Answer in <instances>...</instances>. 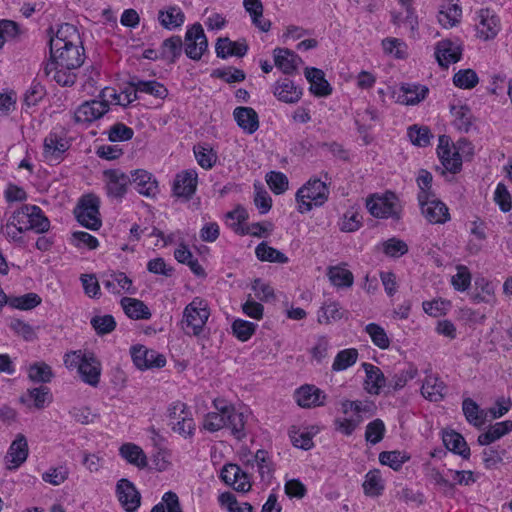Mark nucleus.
I'll return each instance as SVG.
<instances>
[{
    "mask_svg": "<svg viewBox=\"0 0 512 512\" xmlns=\"http://www.w3.org/2000/svg\"><path fill=\"white\" fill-rule=\"evenodd\" d=\"M410 459L406 452L394 450L383 451L379 454V461L382 465H387L395 471L401 469L402 465Z\"/></svg>",
    "mask_w": 512,
    "mask_h": 512,
    "instance_id": "obj_49",
    "label": "nucleus"
},
{
    "mask_svg": "<svg viewBox=\"0 0 512 512\" xmlns=\"http://www.w3.org/2000/svg\"><path fill=\"white\" fill-rule=\"evenodd\" d=\"M476 35L479 39L488 41L494 39L501 30L498 15L490 8H482L476 12Z\"/></svg>",
    "mask_w": 512,
    "mask_h": 512,
    "instance_id": "obj_5",
    "label": "nucleus"
},
{
    "mask_svg": "<svg viewBox=\"0 0 512 512\" xmlns=\"http://www.w3.org/2000/svg\"><path fill=\"white\" fill-rule=\"evenodd\" d=\"M105 190L108 197L121 200L126 192L131 178L120 169H109L103 172Z\"/></svg>",
    "mask_w": 512,
    "mask_h": 512,
    "instance_id": "obj_8",
    "label": "nucleus"
},
{
    "mask_svg": "<svg viewBox=\"0 0 512 512\" xmlns=\"http://www.w3.org/2000/svg\"><path fill=\"white\" fill-rule=\"evenodd\" d=\"M173 196L183 201H188L192 195V173L184 170L176 174L172 184Z\"/></svg>",
    "mask_w": 512,
    "mask_h": 512,
    "instance_id": "obj_31",
    "label": "nucleus"
},
{
    "mask_svg": "<svg viewBox=\"0 0 512 512\" xmlns=\"http://www.w3.org/2000/svg\"><path fill=\"white\" fill-rule=\"evenodd\" d=\"M121 306L125 312V314L135 320L140 319H149L151 317V312L147 305L144 304L143 301L138 300L136 298L124 297L121 299Z\"/></svg>",
    "mask_w": 512,
    "mask_h": 512,
    "instance_id": "obj_33",
    "label": "nucleus"
},
{
    "mask_svg": "<svg viewBox=\"0 0 512 512\" xmlns=\"http://www.w3.org/2000/svg\"><path fill=\"white\" fill-rule=\"evenodd\" d=\"M385 425L381 419H375L367 424L365 439L372 445L379 443L385 434Z\"/></svg>",
    "mask_w": 512,
    "mask_h": 512,
    "instance_id": "obj_61",
    "label": "nucleus"
},
{
    "mask_svg": "<svg viewBox=\"0 0 512 512\" xmlns=\"http://www.w3.org/2000/svg\"><path fill=\"white\" fill-rule=\"evenodd\" d=\"M341 409L344 414H348L350 411L354 412L357 417L355 419H362V414L372 416L375 411V405L372 401H350L344 400L341 402Z\"/></svg>",
    "mask_w": 512,
    "mask_h": 512,
    "instance_id": "obj_43",
    "label": "nucleus"
},
{
    "mask_svg": "<svg viewBox=\"0 0 512 512\" xmlns=\"http://www.w3.org/2000/svg\"><path fill=\"white\" fill-rule=\"evenodd\" d=\"M135 92H143L158 98H163L167 94V89L157 81L136 80L132 82Z\"/></svg>",
    "mask_w": 512,
    "mask_h": 512,
    "instance_id": "obj_53",
    "label": "nucleus"
},
{
    "mask_svg": "<svg viewBox=\"0 0 512 512\" xmlns=\"http://www.w3.org/2000/svg\"><path fill=\"white\" fill-rule=\"evenodd\" d=\"M75 70L61 67L54 61H49L43 67L44 75L61 86H72L75 83Z\"/></svg>",
    "mask_w": 512,
    "mask_h": 512,
    "instance_id": "obj_22",
    "label": "nucleus"
},
{
    "mask_svg": "<svg viewBox=\"0 0 512 512\" xmlns=\"http://www.w3.org/2000/svg\"><path fill=\"white\" fill-rule=\"evenodd\" d=\"M462 10L457 4H450L446 10H441L438 15L439 23L445 28H451L459 23Z\"/></svg>",
    "mask_w": 512,
    "mask_h": 512,
    "instance_id": "obj_54",
    "label": "nucleus"
},
{
    "mask_svg": "<svg viewBox=\"0 0 512 512\" xmlns=\"http://www.w3.org/2000/svg\"><path fill=\"white\" fill-rule=\"evenodd\" d=\"M358 351L355 348L341 350L335 356L332 364L333 371H343L356 363Z\"/></svg>",
    "mask_w": 512,
    "mask_h": 512,
    "instance_id": "obj_50",
    "label": "nucleus"
},
{
    "mask_svg": "<svg viewBox=\"0 0 512 512\" xmlns=\"http://www.w3.org/2000/svg\"><path fill=\"white\" fill-rule=\"evenodd\" d=\"M362 367L366 373L365 389L369 394L378 395L380 389L386 384L383 372L379 367L370 363H363Z\"/></svg>",
    "mask_w": 512,
    "mask_h": 512,
    "instance_id": "obj_29",
    "label": "nucleus"
},
{
    "mask_svg": "<svg viewBox=\"0 0 512 512\" xmlns=\"http://www.w3.org/2000/svg\"><path fill=\"white\" fill-rule=\"evenodd\" d=\"M330 282L338 288H348L353 285L354 277L351 271L343 266H333L328 269Z\"/></svg>",
    "mask_w": 512,
    "mask_h": 512,
    "instance_id": "obj_41",
    "label": "nucleus"
},
{
    "mask_svg": "<svg viewBox=\"0 0 512 512\" xmlns=\"http://www.w3.org/2000/svg\"><path fill=\"white\" fill-rule=\"evenodd\" d=\"M119 453L128 463L138 467L147 466V457L142 448L134 443H125L119 448Z\"/></svg>",
    "mask_w": 512,
    "mask_h": 512,
    "instance_id": "obj_37",
    "label": "nucleus"
},
{
    "mask_svg": "<svg viewBox=\"0 0 512 512\" xmlns=\"http://www.w3.org/2000/svg\"><path fill=\"white\" fill-rule=\"evenodd\" d=\"M165 507L167 508V512H182L179 498L172 491L166 492L162 497V501L156 504L151 509V512H166Z\"/></svg>",
    "mask_w": 512,
    "mask_h": 512,
    "instance_id": "obj_62",
    "label": "nucleus"
},
{
    "mask_svg": "<svg viewBox=\"0 0 512 512\" xmlns=\"http://www.w3.org/2000/svg\"><path fill=\"white\" fill-rule=\"evenodd\" d=\"M221 479L238 492H248L251 489L249 476L237 464L229 463L221 470Z\"/></svg>",
    "mask_w": 512,
    "mask_h": 512,
    "instance_id": "obj_15",
    "label": "nucleus"
},
{
    "mask_svg": "<svg viewBox=\"0 0 512 512\" xmlns=\"http://www.w3.org/2000/svg\"><path fill=\"white\" fill-rule=\"evenodd\" d=\"M217 412L208 413L204 419L202 426L209 432H216L222 428H225V411L226 405H219L218 402L214 401Z\"/></svg>",
    "mask_w": 512,
    "mask_h": 512,
    "instance_id": "obj_40",
    "label": "nucleus"
},
{
    "mask_svg": "<svg viewBox=\"0 0 512 512\" xmlns=\"http://www.w3.org/2000/svg\"><path fill=\"white\" fill-rule=\"evenodd\" d=\"M370 214L377 218H399V205L396 195L387 192L384 196L371 197L366 202Z\"/></svg>",
    "mask_w": 512,
    "mask_h": 512,
    "instance_id": "obj_6",
    "label": "nucleus"
},
{
    "mask_svg": "<svg viewBox=\"0 0 512 512\" xmlns=\"http://www.w3.org/2000/svg\"><path fill=\"white\" fill-rule=\"evenodd\" d=\"M329 197V188L320 178L309 179L296 193L298 211L301 214L312 210L313 206H322Z\"/></svg>",
    "mask_w": 512,
    "mask_h": 512,
    "instance_id": "obj_2",
    "label": "nucleus"
},
{
    "mask_svg": "<svg viewBox=\"0 0 512 512\" xmlns=\"http://www.w3.org/2000/svg\"><path fill=\"white\" fill-rule=\"evenodd\" d=\"M446 392L445 383L435 375H427L421 387L423 397L431 402L441 401Z\"/></svg>",
    "mask_w": 512,
    "mask_h": 512,
    "instance_id": "obj_28",
    "label": "nucleus"
},
{
    "mask_svg": "<svg viewBox=\"0 0 512 512\" xmlns=\"http://www.w3.org/2000/svg\"><path fill=\"white\" fill-rule=\"evenodd\" d=\"M255 254L260 261H267L273 263H287L288 257L281 251L268 246L265 242L257 245Z\"/></svg>",
    "mask_w": 512,
    "mask_h": 512,
    "instance_id": "obj_47",
    "label": "nucleus"
},
{
    "mask_svg": "<svg viewBox=\"0 0 512 512\" xmlns=\"http://www.w3.org/2000/svg\"><path fill=\"white\" fill-rule=\"evenodd\" d=\"M109 107L106 102L99 100L85 101L77 107L74 112V120L76 123L89 124L107 113Z\"/></svg>",
    "mask_w": 512,
    "mask_h": 512,
    "instance_id": "obj_14",
    "label": "nucleus"
},
{
    "mask_svg": "<svg viewBox=\"0 0 512 512\" xmlns=\"http://www.w3.org/2000/svg\"><path fill=\"white\" fill-rule=\"evenodd\" d=\"M428 91L426 86L403 84L401 86L402 94L399 95L398 101L405 105H415L426 98Z\"/></svg>",
    "mask_w": 512,
    "mask_h": 512,
    "instance_id": "obj_35",
    "label": "nucleus"
},
{
    "mask_svg": "<svg viewBox=\"0 0 512 512\" xmlns=\"http://www.w3.org/2000/svg\"><path fill=\"white\" fill-rule=\"evenodd\" d=\"M68 148V142L63 137L50 133L44 139L43 156L49 162H59Z\"/></svg>",
    "mask_w": 512,
    "mask_h": 512,
    "instance_id": "obj_20",
    "label": "nucleus"
},
{
    "mask_svg": "<svg viewBox=\"0 0 512 512\" xmlns=\"http://www.w3.org/2000/svg\"><path fill=\"white\" fill-rule=\"evenodd\" d=\"M365 495L369 497L380 496L384 490V484L379 470H371L365 475L362 484Z\"/></svg>",
    "mask_w": 512,
    "mask_h": 512,
    "instance_id": "obj_44",
    "label": "nucleus"
},
{
    "mask_svg": "<svg viewBox=\"0 0 512 512\" xmlns=\"http://www.w3.org/2000/svg\"><path fill=\"white\" fill-rule=\"evenodd\" d=\"M216 55L225 59L230 56L243 57L248 51L245 40L231 41L229 38H219L216 43Z\"/></svg>",
    "mask_w": 512,
    "mask_h": 512,
    "instance_id": "obj_26",
    "label": "nucleus"
},
{
    "mask_svg": "<svg viewBox=\"0 0 512 512\" xmlns=\"http://www.w3.org/2000/svg\"><path fill=\"white\" fill-rule=\"evenodd\" d=\"M254 462L256 463L261 480L270 481L273 477L274 465L268 452L259 449L254 455Z\"/></svg>",
    "mask_w": 512,
    "mask_h": 512,
    "instance_id": "obj_45",
    "label": "nucleus"
},
{
    "mask_svg": "<svg viewBox=\"0 0 512 512\" xmlns=\"http://www.w3.org/2000/svg\"><path fill=\"white\" fill-rule=\"evenodd\" d=\"M305 77L310 83V91L318 97H326L331 94L332 88L325 79L324 72L318 68L307 67Z\"/></svg>",
    "mask_w": 512,
    "mask_h": 512,
    "instance_id": "obj_25",
    "label": "nucleus"
},
{
    "mask_svg": "<svg viewBox=\"0 0 512 512\" xmlns=\"http://www.w3.org/2000/svg\"><path fill=\"white\" fill-rule=\"evenodd\" d=\"M50 54L51 61L68 69H78L84 63V47L74 25L65 23L59 27L50 39Z\"/></svg>",
    "mask_w": 512,
    "mask_h": 512,
    "instance_id": "obj_1",
    "label": "nucleus"
},
{
    "mask_svg": "<svg viewBox=\"0 0 512 512\" xmlns=\"http://www.w3.org/2000/svg\"><path fill=\"white\" fill-rule=\"evenodd\" d=\"M382 250L389 257L399 258L408 252V246L403 240L393 237L382 243Z\"/></svg>",
    "mask_w": 512,
    "mask_h": 512,
    "instance_id": "obj_60",
    "label": "nucleus"
},
{
    "mask_svg": "<svg viewBox=\"0 0 512 512\" xmlns=\"http://www.w3.org/2000/svg\"><path fill=\"white\" fill-rule=\"evenodd\" d=\"M131 184L136 191L146 197H154L158 193V183L151 173L143 169H136L130 173Z\"/></svg>",
    "mask_w": 512,
    "mask_h": 512,
    "instance_id": "obj_17",
    "label": "nucleus"
},
{
    "mask_svg": "<svg viewBox=\"0 0 512 512\" xmlns=\"http://www.w3.org/2000/svg\"><path fill=\"white\" fill-rule=\"evenodd\" d=\"M266 182L271 191L276 195L283 194L288 189L289 185L287 176L277 171L267 173Z\"/></svg>",
    "mask_w": 512,
    "mask_h": 512,
    "instance_id": "obj_57",
    "label": "nucleus"
},
{
    "mask_svg": "<svg viewBox=\"0 0 512 512\" xmlns=\"http://www.w3.org/2000/svg\"><path fill=\"white\" fill-rule=\"evenodd\" d=\"M256 327L257 325L250 321L236 319L232 323V332L238 340L245 342L254 334Z\"/></svg>",
    "mask_w": 512,
    "mask_h": 512,
    "instance_id": "obj_59",
    "label": "nucleus"
},
{
    "mask_svg": "<svg viewBox=\"0 0 512 512\" xmlns=\"http://www.w3.org/2000/svg\"><path fill=\"white\" fill-rule=\"evenodd\" d=\"M418 202L425 219L431 224H444L450 220L448 207L434 197H427L425 192L418 193Z\"/></svg>",
    "mask_w": 512,
    "mask_h": 512,
    "instance_id": "obj_4",
    "label": "nucleus"
},
{
    "mask_svg": "<svg viewBox=\"0 0 512 512\" xmlns=\"http://www.w3.org/2000/svg\"><path fill=\"white\" fill-rule=\"evenodd\" d=\"M437 154L443 166L441 173H458L462 168V158L458 151L452 152L449 145V138L445 135L439 137Z\"/></svg>",
    "mask_w": 512,
    "mask_h": 512,
    "instance_id": "obj_10",
    "label": "nucleus"
},
{
    "mask_svg": "<svg viewBox=\"0 0 512 512\" xmlns=\"http://www.w3.org/2000/svg\"><path fill=\"white\" fill-rule=\"evenodd\" d=\"M99 205L100 201L98 197L94 195L83 197L75 208V215L78 222L90 230H98L102 223Z\"/></svg>",
    "mask_w": 512,
    "mask_h": 512,
    "instance_id": "obj_3",
    "label": "nucleus"
},
{
    "mask_svg": "<svg viewBox=\"0 0 512 512\" xmlns=\"http://www.w3.org/2000/svg\"><path fill=\"white\" fill-rule=\"evenodd\" d=\"M38 211L39 207L36 205H22L19 209L13 212L10 219L13 220V223H16V226L23 231H29L31 227H33L30 222V218L37 216L33 213H38Z\"/></svg>",
    "mask_w": 512,
    "mask_h": 512,
    "instance_id": "obj_39",
    "label": "nucleus"
},
{
    "mask_svg": "<svg viewBox=\"0 0 512 512\" xmlns=\"http://www.w3.org/2000/svg\"><path fill=\"white\" fill-rule=\"evenodd\" d=\"M344 316V311L337 302H325L318 311V322L320 324H329L332 321H338Z\"/></svg>",
    "mask_w": 512,
    "mask_h": 512,
    "instance_id": "obj_46",
    "label": "nucleus"
},
{
    "mask_svg": "<svg viewBox=\"0 0 512 512\" xmlns=\"http://www.w3.org/2000/svg\"><path fill=\"white\" fill-rule=\"evenodd\" d=\"M118 501L126 512H135L141 504V495L134 484L127 479H120L116 485Z\"/></svg>",
    "mask_w": 512,
    "mask_h": 512,
    "instance_id": "obj_11",
    "label": "nucleus"
},
{
    "mask_svg": "<svg viewBox=\"0 0 512 512\" xmlns=\"http://www.w3.org/2000/svg\"><path fill=\"white\" fill-rule=\"evenodd\" d=\"M103 286L113 294H135L136 288L132 280L123 272H112L102 280Z\"/></svg>",
    "mask_w": 512,
    "mask_h": 512,
    "instance_id": "obj_19",
    "label": "nucleus"
},
{
    "mask_svg": "<svg viewBox=\"0 0 512 512\" xmlns=\"http://www.w3.org/2000/svg\"><path fill=\"white\" fill-rule=\"evenodd\" d=\"M51 400L52 394L50 389L44 386L29 389L27 394L21 398L23 403L29 404L32 402L34 407L37 409L44 408L46 404L51 402Z\"/></svg>",
    "mask_w": 512,
    "mask_h": 512,
    "instance_id": "obj_38",
    "label": "nucleus"
},
{
    "mask_svg": "<svg viewBox=\"0 0 512 512\" xmlns=\"http://www.w3.org/2000/svg\"><path fill=\"white\" fill-rule=\"evenodd\" d=\"M169 418L172 430L187 438L192 433V418L189 407L180 401L172 404L169 408Z\"/></svg>",
    "mask_w": 512,
    "mask_h": 512,
    "instance_id": "obj_7",
    "label": "nucleus"
},
{
    "mask_svg": "<svg viewBox=\"0 0 512 512\" xmlns=\"http://www.w3.org/2000/svg\"><path fill=\"white\" fill-rule=\"evenodd\" d=\"M28 457V443L24 435L18 434L11 443L5 456L6 467L9 470L19 468Z\"/></svg>",
    "mask_w": 512,
    "mask_h": 512,
    "instance_id": "obj_16",
    "label": "nucleus"
},
{
    "mask_svg": "<svg viewBox=\"0 0 512 512\" xmlns=\"http://www.w3.org/2000/svg\"><path fill=\"white\" fill-rule=\"evenodd\" d=\"M54 377L50 365L43 361L32 363L28 368V378L35 383H49Z\"/></svg>",
    "mask_w": 512,
    "mask_h": 512,
    "instance_id": "obj_42",
    "label": "nucleus"
},
{
    "mask_svg": "<svg viewBox=\"0 0 512 512\" xmlns=\"http://www.w3.org/2000/svg\"><path fill=\"white\" fill-rule=\"evenodd\" d=\"M366 333L370 336L374 345L380 349H387L390 346V340L380 325L376 323H369L365 327Z\"/></svg>",
    "mask_w": 512,
    "mask_h": 512,
    "instance_id": "obj_56",
    "label": "nucleus"
},
{
    "mask_svg": "<svg viewBox=\"0 0 512 512\" xmlns=\"http://www.w3.org/2000/svg\"><path fill=\"white\" fill-rule=\"evenodd\" d=\"M512 431V421L497 422L478 436L477 442L481 446L489 445Z\"/></svg>",
    "mask_w": 512,
    "mask_h": 512,
    "instance_id": "obj_34",
    "label": "nucleus"
},
{
    "mask_svg": "<svg viewBox=\"0 0 512 512\" xmlns=\"http://www.w3.org/2000/svg\"><path fill=\"white\" fill-rule=\"evenodd\" d=\"M463 413L470 424L479 426L483 423L482 413L479 411L478 404L470 399L466 398L462 404Z\"/></svg>",
    "mask_w": 512,
    "mask_h": 512,
    "instance_id": "obj_63",
    "label": "nucleus"
},
{
    "mask_svg": "<svg viewBox=\"0 0 512 512\" xmlns=\"http://www.w3.org/2000/svg\"><path fill=\"white\" fill-rule=\"evenodd\" d=\"M130 353L133 363L140 370L161 368L166 364V359L162 354L143 345L132 346Z\"/></svg>",
    "mask_w": 512,
    "mask_h": 512,
    "instance_id": "obj_9",
    "label": "nucleus"
},
{
    "mask_svg": "<svg viewBox=\"0 0 512 512\" xmlns=\"http://www.w3.org/2000/svg\"><path fill=\"white\" fill-rule=\"evenodd\" d=\"M457 273L451 278V285L456 291L464 292L471 285V273L465 265L456 266Z\"/></svg>",
    "mask_w": 512,
    "mask_h": 512,
    "instance_id": "obj_58",
    "label": "nucleus"
},
{
    "mask_svg": "<svg viewBox=\"0 0 512 512\" xmlns=\"http://www.w3.org/2000/svg\"><path fill=\"white\" fill-rule=\"evenodd\" d=\"M225 422V428L229 429L236 439L245 438L246 417L243 412H239L233 406L226 405Z\"/></svg>",
    "mask_w": 512,
    "mask_h": 512,
    "instance_id": "obj_27",
    "label": "nucleus"
},
{
    "mask_svg": "<svg viewBox=\"0 0 512 512\" xmlns=\"http://www.w3.org/2000/svg\"><path fill=\"white\" fill-rule=\"evenodd\" d=\"M194 158L203 169L209 170L216 164L218 155L209 146H199L197 150L194 148Z\"/></svg>",
    "mask_w": 512,
    "mask_h": 512,
    "instance_id": "obj_52",
    "label": "nucleus"
},
{
    "mask_svg": "<svg viewBox=\"0 0 512 512\" xmlns=\"http://www.w3.org/2000/svg\"><path fill=\"white\" fill-rule=\"evenodd\" d=\"M210 316V310L206 301L194 298V336L198 335Z\"/></svg>",
    "mask_w": 512,
    "mask_h": 512,
    "instance_id": "obj_48",
    "label": "nucleus"
},
{
    "mask_svg": "<svg viewBox=\"0 0 512 512\" xmlns=\"http://www.w3.org/2000/svg\"><path fill=\"white\" fill-rule=\"evenodd\" d=\"M451 114L454 117L453 125L460 132L468 133L473 127V114L466 105L452 106Z\"/></svg>",
    "mask_w": 512,
    "mask_h": 512,
    "instance_id": "obj_36",
    "label": "nucleus"
},
{
    "mask_svg": "<svg viewBox=\"0 0 512 512\" xmlns=\"http://www.w3.org/2000/svg\"><path fill=\"white\" fill-rule=\"evenodd\" d=\"M478 76L472 69H462L455 73L453 83L461 89H472L478 84Z\"/></svg>",
    "mask_w": 512,
    "mask_h": 512,
    "instance_id": "obj_55",
    "label": "nucleus"
},
{
    "mask_svg": "<svg viewBox=\"0 0 512 512\" xmlns=\"http://www.w3.org/2000/svg\"><path fill=\"white\" fill-rule=\"evenodd\" d=\"M233 117L237 125L247 134H253L259 128V116L252 107H236Z\"/></svg>",
    "mask_w": 512,
    "mask_h": 512,
    "instance_id": "obj_23",
    "label": "nucleus"
},
{
    "mask_svg": "<svg viewBox=\"0 0 512 512\" xmlns=\"http://www.w3.org/2000/svg\"><path fill=\"white\" fill-rule=\"evenodd\" d=\"M273 94L281 102L294 104L301 99L303 92L292 80L285 78L274 84Z\"/></svg>",
    "mask_w": 512,
    "mask_h": 512,
    "instance_id": "obj_21",
    "label": "nucleus"
},
{
    "mask_svg": "<svg viewBox=\"0 0 512 512\" xmlns=\"http://www.w3.org/2000/svg\"><path fill=\"white\" fill-rule=\"evenodd\" d=\"M362 225V216L355 210L351 209L344 213L339 224L340 230L343 232L357 231Z\"/></svg>",
    "mask_w": 512,
    "mask_h": 512,
    "instance_id": "obj_64",
    "label": "nucleus"
},
{
    "mask_svg": "<svg viewBox=\"0 0 512 512\" xmlns=\"http://www.w3.org/2000/svg\"><path fill=\"white\" fill-rule=\"evenodd\" d=\"M460 43L445 39L439 41L435 46V58L439 66L448 68L450 64L457 63L462 56Z\"/></svg>",
    "mask_w": 512,
    "mask_h": 512,
    "instance_id": "obj_13",
    "label": "nucleus"
},
{
    "mask_svg": "<svg viewBox=\"0 0 512 512\" xmlns=\"http://www.w3.org/2000/svg\"><path fill=\"white\" fill-rule=\"evenodd\" d=\"M182 40L179 36L166 39L161 46L160 56L169 61H175L182 53Z\"/></svg>",
    "mask_w": 512,
    "mask_h": 512,
    "instance_id": "obj_51",
    "label": "nucleus"
},
{
    "mask_svg": "<svg viewBox=\"0 0 512 512\" xmlns=\"http://www.w3.org/2000/svg\"><path fill=\"white\" fill-rule=\"evenodd\" d=\"M442 440L449 451L460 455L464 459H468L470 457V448L460 433L454 430L444 431L442 434Z\"/></svg>",
    "mask_w": 512,
    "mask_h": 512,
    "instance_id": "obj_30",
    "label": "nucleus"
},
{
    "mask_svg": "<svg viewBox=\"0 0 512 512\" xmlns=\"http://www.w3.org/2000/svg\"><path fill=\"white\" fill-rule=\"evenodd\" d=\"M294 398L302 408H315L325 405L327 395L315 385L305 384L295 390Z\"/></svg>",
    "mask_w": 512,
    "mask_h": 512,
    "instance_id": "obj_12",
    "label": "nucleus"
},
{
    "mask_svg": "<svg viewBox=\"0 0 512 512\" xmlns=\"http://www.w3.org/2000/svg\"><path fill=\"white\" fill-rule=\"evenodd\" d=\"M185 15L178 6H167L158 12V21L166 29H175L184 23Z\"/></svg>",
    "mask_w": 512,
    "mask_h": 512,
    "instance_id": "obj_32",
    "label": "nucleus"
},
{
    "mask_svg": "<svg viewBox=\"0 0 512 512\" xmlns=\"http://www.w3.org/2000/svg\"><path fill=\"white\" fill-rule=\"evenodd\" d=\"M273 57L275 66L287 75L296 73L302 63V59L288 48H275Z\"/></svg>",
    "mask_w": 512,
    "mask_h": 512,
    "instance_id": "obj_18",
    "label": "nucleus"
},
{
    "mask_svg": "<svg viewBox=\"0 0 512 512\" xmlns=\"http://www.w3.org/2000/svg\"><path fill=\"white\" fill-rule=\"evenodd\" d=\"M78 372L86 384L96 387L100 381L101 364L92 353H87L78 368Z\"/></svg>",
    "mask_w": 512,
    "mask_h": 512,
    "instance_id": "obj_24",
    "label": "nucleus"
}]
</instances>
